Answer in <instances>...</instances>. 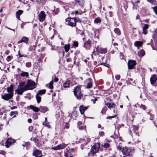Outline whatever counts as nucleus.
<instances>
[{
	"label": "nucleus",
	"instance_id": "57",
	"mask_svg": "<svg viewBox=\"0 0 157 157\" xmlns=\"http://www.w3.org/2000/svg\"><path fill=\"white\" fill-rule=\"evenodd\" d=\"M18 55L19 56V58L22 57H23L24 56V55L21 54L20 51H18Z\"/></svg>",
	"mask_w": 157,
	"mask_h": 157
},
{
	"label": "nucleus",
	"instance_id": "46",
	"mask_svg": "<svg viewBox=\"0 0 157 157\" xmlns=\"http://www.w3.org/2000/svg\"><path fill=\"white\" fill-rule=\"evenodd\" d=\"M107 109V108L106 107L103 108L101 111V113H102V114L105 113Z\"/></svg>",
	"mask_w": 157,
	"mask_h": 157
},
{
	"label": "nucleus",
	"instance_id": "5",
	"mask_svg": "<svg viewBox=\"0 0 157 157\" xmlns=\"http://www.w3.org/2000/svg\"><path fill=\"white\" fill-rule=\"evenodd\" d=\"M27 90H28V89H27V87L25 86L23 87L18 86L16 90L15 91L17 94L19 95H21L24 92Z\"/></svg>",
	"mask_w": 157,
	"mask_h": 157
},
{
	"label": "nucleus",
	"instance_id": "64",
	"mask_svg": "<svg viewBox=\"0 0 157 157\" xmlns=\"http://www.w3.org/2000/svg\"><path fill=\"white\" fill-rule=\"evenodd\" d=\"M10 56H8L7 57V58H6V59H7V60H8V61H9V60L10 59Z\"/></svg>",
	"mask_w": 157,
	"mask_h": 157
},
{
	"label": "nucleus",
	"instance_id": "48",
	"mask_svg": "<svg viewBox=\"0 0 157 157\" xmlns=\"http://www.w3.org/2000/svg\"><path fill=\"white\" fill-rule=\"evenodd\" d=\"M98 134L100 136H103L104 135L105 133L103 131H100L98 133Z\"/></svg>",
	"mask_w": 157,
	"mask_h": 157
},
{
	"label": "nucleus",
	"instance_id": "15",
	"mask_svg": "<svg viewBox=\"0 0 157 157\" xmlns=\"http://www.w3.org/2000/svg\"><path fill=\"white\" fill-rule=\"evenodd\" d=\"M149 27V25L147 24H145L143 28L142 33L144 35H146L147 34V29Z\"/></svg>",
	"mask_w": 157,
	"mask_h": 157
},
{
	"label": "nucleus",
	"instance_id": "29",
	"mask_svg": "<svg viewBox=\"0 0 157 157\" xmlns=\"http://www.w3.org/2000/svg\"><path fill=\"white\" fill-rule=\"evenodd\" d=\"M71 83V81L68 80L66 82H64L63 84V86L64 88L68 87L69 86L70 83Z\"/></svg>",
	"mask_w": 157,
	"mask_h": 157
},
{
	"label": "nucleus",
	"instance_id": "19",
	"mask_svg": "<svg viewBox=\"0 0 157 157\" xmlns=\"http://www.w3.org/2000/svg\"><path fill=\"white\" fill-rule=\"evenodd\" d=\"M157 80V77L155 75H152L150 78L151 83L154 84Z\"/></svg>",
	"mask_w": 157,
	"mask_h": 157
},
{
	"label": "nucleus",
	"instance_id": "25",
	"mask_svg": "<svg viewBox=\"0 0 157 157\" xmlns=\"http://www.w3.org/2000/svg\"><path fill=\"white\" fill-rule=\"evenodd\" d=\"M76 30L77 34H80V35H81L82 37L85 36L84 33L83 31H81L78 29L77 28H76Z\"/></svg>",
	"mask_w": 157,
	"mask_h": 157
},
{
	"label": "nucleus",
	"instance_id": "54",
	"mask_svg": "<svg viewBox=\"0 0 157 157\" xmlns=\"http://www.w3.org/2000/svg\"><path fill=\"white\" fill-rule=\"evenodd\" d=\"M133 128L134 131H136L138 130V127L136 126H133Z\"/></svg>",
	"mask_w": 157,
	"mask_h": 157
},
{
	"label": "nucleus",
	"instance_id": "30",
	"mask_svg": "<svg viewBox=\"0 0 157 157\" xmlns=\"http://www.w3.org/2000/svg\"><path fill=\"white\" fill-rule=\"evenodd\" d=\"M142 44V42L140 41H136L134 43V45L136 47H139L141 46Z\"/></svg>",
	"mask_w": 157,
	"mask_h": 157
},
{
	"label": "nucleus",
	"instance_id": "23",
	"mask_svg": "<svg viewBox=\"0 0 157 157\" xmlns=\"http://www.w3.org/2000/svg\"><path fill=\"white\" fill-rule=\"evenodd\" d=\"M43 125H44L49 128H51V126L49 124L48 122L47 121V118L45 117V121L43 123Z\"/></svg>",
	"mask_w": 157,
	"mask_h": 157
},
{
	"label": "nucleus",
	"instance_id": "18",
	"mask_svg": "<svg viewBox=\"0 0 157 157\" xmlns=\"http://www.w3.org/2000/svg\"><path fill=\"white\" fill-rule=\"evenodd\" d=\"M88 109L87 107L84 106L83 105H80L79 108V109L81 113L82 114H84V111Z\"/></svg>",
	"mask_w": 157,
	"mask_h": 157
},
{
	"label": "nucleus",
	"instance_id": "34",
	"mask_svg": "<svg viewBox=\"0 0 157 157\" xmlns=\"http://www.w3.org/2000/svg\"><path fill=\"white\" fill-rule=\"evenodd\" d=\"M71 115L70 116V117H72L73 118H76L77 116V113L75 111H74L73 112H72V114L71 113Z\"/></svg>",
	"mask_w": 157,
	"mask_h": 157
},
{
	"label": "nucleus",
	"instance_id": "9",
	"mask_svg": "<svg viewBox=\"0 0 157 157\" xmlns=\"http://www.w3.org/2000/svg\"><path fill=\"white\" fill-rule=\"evenodd\" d=\"M12 93H8L2 96V98L3 99L8 101L11 99L13 96Z\"/></svg>",
	"mask_w": 157,
	"mask_h": 157
},
{
	"label": "nucleus",
	"instance_id": "63",
	"mask_svg": "<svg viewBox=\"0 0 157 157\" xmlns=\"http://www.w3.org/2000/svg\"><path fill=\"white\" fill-rule=\"evenodd\" d=\"M17 108V106H13L11 108V110H13V109H16Z\"/></svg>",
	"mask_w": 157,
	"mask_h": 157
},
{
	"label": "nucleus",
	"instance_id": "56",
	"mask_svg": "<svg viewBox=\"0 0 157 157\" xmlns=\"http://www.w3.org/2000/svg\"><path fill=\"white\" fill-rule=\"evenodd\" d=\"M29 142H27L25 143L24 144H23L22 145L23 147H25L27 145H29Z\"/></svg>",
	"mask_w": 157,
	"mask_h": 157
},
{
	"label": "nucleus",
	"instance_id": "43",
	"mask_svg": "<svg viewBox=\"0 0 157 157\" xmlns=\"http://www.w3.org/2000/svg\"><path fill=\"white\" fill-rule=\"evenodd\" d=\"M94 22L96 23H100L101 21V20L98 18H96L94 20Z\"/></svg>",
	"mask_w": 157,
	"mask_h": 157
},
{
	"label": "nucleus",
	"instance_id": "11",
	"mask_svg": "<svg viewBox=\"0 0 157 157\" xmlns=\"http://www.w3.org/2000/svg\"><path fill=\"white\" fill-rule=\"evenodd\" d=\"M33 155L36 157H41L42 156L41 151L36 148L34 149Z\"/></svg>",
	"mask_w": 157,
	"mask_h": 157
},
{
	"label": "nucleus",
	"instance_id": "31",
	"mask_svg": "<svg viewBox=\"0 0 157 157\" xmlns=\"http://www.w3.org/2000/svg\"><path fill=\"white\" fill-rule=\"evenodd\" d=\"M46 92V90L45 89L42 90H39L37 92V95H42L44 94Z\"/></svg>",
	"mask_w": 157,
	"mask_h": 157
},
{
	"label": "nucleus",
	"instance_id": "40",
	"mask_svg": "<svg viewBox=\"0 0 157 157\" xmlns=\"http://www.w3.org/2000/svg\"><path fill=\"white\" fill-rule=\"evenodd\" d=\"M53 80H52L51 82H50L49 83V84H48L49 88L51 89H52L53 88Z\"/></svg>",
	"mask_w": 157,
	"mask_h": 157
},
{
	"label": "nucleus",
	"instance_id": "47",
	"mask_svg": "<svg viewBox=\"0 0 157 157\" xmlns=\"http://www.w3.org/2000/svg\"><path fill=\"white\" fill-rule=\"evenodd\" d=\"M73 45L74 46L77 47L78 46V42L76 41H74L73 42Z\"/></svg>",
	"mask_w": 157,
	"mask_h": 157
},
{
	"label": "nucleus",
	"instance_id": "10",
	"mask_svg": "<svg viewBox=\"0 0 157 157\" xmlns=\"http://www.w3.org/2000/svg\"><path fill=\"white\" fill-rule=\"evenodd\" d=\"M15 140L11 138L8 139L5 143L6 146V147H9L11 145L14 143Z\"/></svg>",
	"mask_w": 157,
	"mask_h": 157
},
{
	"label": "nucleus",
	"instance_id": "32",
	"mask_svg": "<svg viewBox=\"0 0 157 157\" xmlns=\"http://www.w3.org/2000/svg\"><path fill=\"white\" fill-rule=\"evenodd\" d=\"M70 47V45L69 44H65L64 46V49L66 52H67L69 50Z\"/></svg>",
	"mask_w": 157,
	"mask_h": 157
},
{
	"label": "nucleus",
	"instance_id": "12",
	"mask_svg": "<svg viewBox=\"0 0 157 157\" xmlns=\"http://www.w3.org/2000/svg\"><path fill=\"white\" fill-rule=\"evenodd\" d=\"M67 146V145L64 144H62L58 145L56 147H54L52 148V149L54 150H59L63 149Z\"/></svg>",
	"mask_w": 157,
	"mask_h": 157
},
{
	"label": "nucleus",
	"instance_id": "36",
	"mask_svg": "<svg viewBox=\"0 0 157 157\" xmlns=\"http://www.w3.org/2000/svg\"><path fill=\"white\" fill-rule=\"evenodd\" d=\"M21 75L22 77L26 76L28 77L29 76V73L26 72H23L21 74Z\"/></svg>",
	"mask_w": 157,
	"mask_h": 157
},
{
	"label": "nucleus",
	"instance_id": "33",
	"mask_svg": "<svg viewBox=\"0 0 157 157\" xmlns=\"http://www.w3.org/2000/svg\"><path fill=\"white\" fill-rule=\"evenodd\" d=\"M106 105H107L108 108L110 109H111V108H114L115 106V104L113 103L111 104V103H107Z\"/></svg>",
	"mask_w": 157,
	"mask_h": 157
},
{
	"label": "nucleus",
	"instance_id": "55",
	"mask_svg": "<svg viewBox=\"0 0 157 157\" xmlns=\"http://www.w3.org/2000/svg\"><path fill=\"white\" fill-rule=\"evenodd\" d=\"M148 2H150L151 4H153L155 2V0H147Z\"/></svg>",
	"mask_w": 157,
	"mask_h": 157
},
{
	"label": "nucleus",
	"instance_id": "38",
	"mask_svg": "<svg viewBox=\"0 0 157 157\" xmlns=\"http://www.w3.org/2000/svg\"><path fill=\"white\" fill-rule=\"evenodd\" d=\"M102 146L106 148H109L110 147V144L108 143H105L103 144H102Z\"/></svg>",
	"mask_w": 157,
	"mask_h": 157
},
{
	"label": "nucleus",
	"instance_id": "24",
	"mask_svg": "<svg viewBox=\"0 0 157 157\" xmlns=\"http://www.w3.org/2000/svg\"><path fill=\"white\" fill-rule=\"evenodd\" d=\"M23 13V11L19 10L16 12V17L19 20H20V16L21 14Z\"/></svg>",
	"mask_w": 157,
	"mask_h": 157
},
{
	"label": "nucleus",
	"instance_id": "17",
	"mask_svg": "<svg viewBox=\"0 0 157 157\" xmlns=\"http://www.w3.org/2000/svg\"><path fill=\"white\" fill-rule=\"evenodd\" d=\"M91 46V41L88 40L85 43L84 46L86 49H88L90 48Z\"/></svg>",
	"mask_w": 157,
	"mask_h": 157
},
{
	"label": "nucleus",
	"instance_id": "51",
	"mask_svg": "<svg viewBox=\"0 0 157 157\" xmlns=\"http://www.w3.org/2000/svg\"><path fill=\"white\" fill-rule=\"evenodd\" d=\"M101 64L108 67H109V65L108 64L106 63H101Z\"/></svg>",
	"mask_w": 157,
	"mask_h": 157
},
{
	"label": "nucleus",
	"instance_id": "2",
	"mask_svg": "<svg viewBox=\"0 0 157 157\" xmlns=\"http://www.w3.org/2000/svg\"><path fill=\"white\" fill-rule=\"evenodd\" d=\"M74 94L78 99H80L82 94L80 89V87L77 86L75 88L74 91Z\"/></svg>",
	"mask_w": 157,
	"mask_h": 157
},
{
	"label": "nucleus",
	"instance_id": "58",
	"mask_svg": "<svg viewBox=\"0 0 157 157\" xmlns=\"http://www.w3.org/2000/svg\"><path fill=\"white\" fill-rule=\"evenodd\" d=\"M117 149L119 151H122L123 150V149L120 146H117Z\"/></svg>",
	"mask_w": 157,
	"mask_h": 157
},
{
	"label": "nucleus",
	"instance_id": "26",
	"mask_svg": "<svg viewBox=\"0 0 157 157\" xmlns=\"http://www.w3.org/2000/svg\"><path fill=\"white\" fill-rule=\"evenodd\" d=\"M30 108L35 112H38L40 111V109L38 107L31 105L30 106Z\"/></svg>",
	"mask_w": 157,
	"mask_h": 157
},
{
	"label": "nucleus",
	"instance_id": "1",
	"mask_svg": "<svg viewBox=\"0 0 157 157\" xmlns=\"http://www.w3.org/2000/svg\"><path fill=\"white\" fill-rule=\"evenodd\" d=\"M123 153L127 156H132L134 152V149L132 148L125 147L122 151Z\"/></svg>",
	"mask_w": 157,
	"mask_h": 157
},
{
	"label": "nucleus",
	"instance_id": "45",
	"mask_svg": "<svg viewBox=\"0 0 157 157\" xmlns=\"http://www.w3.org/2000/svg\"><path fill=\"white\" fill-rule=\"evenodd\" d=\"M32 65L31 63L30 62H27L26 63V66L28 67H30Z\"/></svg>",
	"mask_w": 157,
	"mask_h": 157
},
{
	"label": "nucleus",
	"instance_id": "3",
	"mask_svg": "<svg viewBox=\"0 0 157 157\" xmlns=\"http://www.w3.org/2000/svg\"><path fill=\"white\" fill-rule=\"evenodd\" d=\"M36 83L31 80H29L26 83L25 86L28 90H33L36 87Z\"/></svg>",
	"mask_w": 157,
	"mask_h": 157
},
{
	"label": "nucleus",
	"instance_id": "20",
	"mask_svg": "<svg viewBox=\"0 0 157 157\" xmlns=\"http://www.w3.org/2000/svg\"><path fill=\"white\" fill-rule=\"evenodd\" d=\"M7 90L9 93H12V94L13 95V85H11L10 87H8L7 88Z\"/></svg>",
	"mask_w": 157,
	"mask_h": 157
},
{
	"label": "nucleus",
	"instance_id": "21",
	"mask_svg": "<svg viewBox=\"0 0 157 157\" xmlns=\"http://www.w3.org/2000/svg\"><path fill=\"white\" fill-rule=\"evenodd\" d=\"M40 111L43 113H45L48 110V109L46 107L41 106L40 108Z\"/></svg>",
	"mask_w": 157,
	"mask_h": 157
},
{
	"label": "nucleus",
	"instance_id": "7",
	"mask_svg": "<svg viewBox=\"0 0 157 157\" xmlns=\"http://www.w3.org/2000/svg\"><path fill=\"white\" fill-rule=\"evenodd\" d=\"M136 64L135 60H129L128 63V68L129 69H132Z\"/></svg>",
	"mask_w": 157,
	"mask_h": 157
},
{
	"label": "nucleus",
	"instance_id": "27",
	"mask_svg": "<svg viewBox=\"0 0 157 157\" xmlns=\"http://www.w3.org/2000/svg\"><path fill=\"white\" fill-rule=\"evenodd\" d=\"M18 114V113L17 111H12L10 112V116H13V118L16 117V115Z\"/></svg>",
	"mask_w": 157,
	"mask_h": 157
},
{
	"label": "nucleus",
	"instance_id": "52",
	"mask_svg": "<svg viewBox=\"0 0 157 157\" xmlns=\"http://www.w3.org/2000/svg\"><path fill=\"white\" fill-rule=\"evenodd\" d=\"M120 77L121 76L120 75H116L115 76V78L117 80H119L120 79Z\"/></svg>",
	"mask_w": 157,
	"mask_h": 157
},
{
	"label": "nucleus",
	"instance_id": "22",
	"mask_svg": "<svg viewBox=\"0 0 157 157\" xmlns=\"http://www.w3.org/2000/svg\"><path fill=\"white\" fill-rule=\"evenodd\" d=\"M78 129L80 130L83 129L85 128L83 124L82 125V123L80 121L78 122Z\"/></svg>",
	"mask_w": 157,
	"mask_h": 157
},
{
	"label": "nucleus",
	"instance_id": "16",
	"mask_svg": "<svg viewBox=\"0 0 157 157\" xmlns=\"http://www.w3.org/2000/svg\"><path fill=\"white\" fill-rule=\"evenodd\" d=\"M29 40L28 38L24 37H22L20 40L18 41L17 43L19 44L21 42H24L26 44H27Z\"/></svg>",
	"mask_w": 157,
	"mask_h": 157
},
{
	"label": "nucleus",
	"instance_id": "44",
	"mask_svg": "<svg viewBox=\"0 0 157 157\" xmlns=\"http://www.w3.org/2000/svg\"><path fill=\"white\" fill-rule=\"evenodd\" d=\"M92 85V83L91 82H89L87 85V88H90L91 87Z\"/></svg>",
	"mask_w": 157,
	"mask_h": 157
},
{
	"label": "nucleus",
	"instance_id": "39",
	"mask_svg": "<svg viewBox=\"0 0 157 157\" xmlns=\"http://www.w3.org/2000/svg\"><path fill=\"white\" fill-rule=\"evenodd\" d=\"M25 85H26V84H25V82H19V84L18 85V86L23 87H24L25 86Z\"/></svg>",
	"mask_w": 157,
	"mask_h": 157
},
{
	"label": "nucleus",
	"instance_id": "4",
	"mask_svg": "<svg viewBox=\"0 0 157 157\" xmlns=\"http://www.w3.org/2000/svg\"><path fill=\"white\" fill-rule=\"evenodd\" d=\"M100 147V144L99 143H95L92 146L90 150V152L92 154L94 155L98 152Z\"/></svg>",
	"mask_w": 157,
	"mask_h": 157
},
{
	"label": "nucleus",
	"instance_id": "37",
	"mask_svg": "<svg viewBox=\"0 0 157 157\" xmlns=\"http://www.w3.org/2000/svg\"><path fill=\"white\" fill-rule=\"evenodd\" d=\"M36 97L37 102L38 103H40L41 101V98L39 96V95H37V94H36Z\"/></svg>",
	"mask_w": 157,
	"mask_h": 157
},
{
	"label": "nucleus",
	"instance_id": "41",
	"mask_svg": "<svg viewBox=\"0 0 157 157\" xmlns=\"http://www.w3.org/2000/svg\"><path fill=\"white\" fill-rule=\"evenodd\" d=\"M77 2L80 6L81 7H82L83 5V0H76Z\"/></svg>",
	"mask_w": 157,
	"mask_h": 157
},
{
	"label": "nucleus",
	"instance_id": "53",
	"mask_svg": "<svg viewBox=\"0 0 157 157\" xmlns=\"http://www.w3.org/2000/svg\"><path fill=\"white\" fill-rule=\"evenodd\" d=\"M46 0H36V2L38 3H43Z\"/></svg>",
	"mask_w": 157,
	"mask_h": 157
},
{
	"label": "nucleus",
	"instance_id": "28",
	"mask_svg": "<svg viewBox=\"0 0 157 157\" xmlns=\"http://www.w3.org/2000/svg\"><path fill=\"white\" fill-rule=\"evenodd\" d=\"M145 54V52L143 50L139 51L138 52V56L140 57H142L144 56V55Z\"/></svg>",
	"mask_w": 157,
	"mask_h": 157
},
{
	"label": "nucleus",
	"instance_id": "13",
	"mask_svg": "<svg viewBox=\"0 0 157 157\" xmlns=\"http://www.w3.org/2000/svg\"><path fill=\"white\" fill-rule=\"evenodd\" d=\"M76 19L75 18L70 19L67 23V25L73 27L76 25Z\"/></svg>",
	"mask_w": 157,
	"mask_h": 157
},
{
	"label": "nucleus",
	"instance_id": "49",
	"mask_svg": "<svg viewBox=\"0 0 157 157\" xmlns=\"http://www.w3.org/2000/svg\"><path fill=\"white\" fill-rule=\"evenodd\" d=\"M152 8L154 12L156 15H157V6L154 7Z\"/></svg>",
	"mask_w": 157,
	"mask_h": 157
},
{
	"label": "nucleus",
	"instance_id": "50",
	"mask_svg": "<svg viewBox=\"0 0 157 157\" xmlns=\"http://www.w3.org/2000/svg\"><path fill=\"white\" fill-rule=\"evenodd\" d=\"M140 109H142L144 110H145L146 109V107L145 106L142 104L140 105Z\"/></svg>",
	"mask_w": 157,
	"mask_h": 157
},
{
	"label": "nucleus",
	"instance_id": "6",
	"mask_svg": "<svg viewBox=\"0 0 157 157\" xmlns=\"http://www.w3.org/2000/svg\"><path fill=\"white\" fill-rule=\"evenodd\" d=\"M96 51L98 53L100 54H105L107 52L106 48H102L100 46H98L96 48Z\"/></svg>",
	"mask_w": 157,
	"mask_h": 157
},
{
	"label": "nucleus",
	"instance_id": "14",
	"mask_svg": "<svg viewBox=\"0 0 157 157\" xmlns=\"http://www.w3.org/2000/svg\"><path fill=\"white\" fill-rule=\"evenodd\" d=\"M90 139L88 136H86L84 139H81L80 142L82 143V145H86L90 142Z\"/></svg>",
	"mask_w": 157,
	"mask_h": 157
},
{
	"label": "nucleus",
	"instance_id": "62",
	"mask_svg": "<svg viewBox=\"0 0 157 157\" xmlns=\"http://www.w3.org/2000/svg\"><path fill=\"white\" fill-rule=\"evenodd\" d=\"M32 128H33V127L32 126H30L29 127V130L30 132L32 131Z\"/></svg>",
	"mask_w": 157,
	"mask_h": 157
},
{
	"label": "nucleus",
	"instance_id": "59",
	"mask_svg": "<svg viewBox=\"0 0 157 157\" xmlns=\"http://www.w3.org/2000/svg\"><path fill=\"white\" fill-rule=\"evenodd\" d=\"M59 11V9L57 8L56 10L54 11V12H55V14H57L58 12Z\"/></svg>",
	"mask_w": 157,
	"mask_h": 157
},
{
	"label": "nucleus",
	"instance_id": "61",
	"mask_svg": "<svg viewBox=\"0 0 157 157\" xmlns=\"http://www.w3.org/2000/svg\"><path fill=\"white\" fill-rule=\"evenodd\" d=\"M28 122L29 123H31L32 122V120L31 118H29L28 120Z\"/></svg>",
	"mask_w": 157,
	"mask_h": 157
},
{
	"label": "nucleus",
	"instance_id": "35",
	"mask_svg": "<svg viewBox=\"0 0 157 157\" xmlns=\"http://www.w3.org/2000/svg\"><path fill=\"white\" fill-rule=\"evenodd\" d=\"M114 32L115 33L118 35L121 34V32L119 29L118 28H115L114 29Z\"/></svg>",
	"mask_w": 157,
	"mask_h": 157
},
{
	"label": "nucleus",
	"instance_id": "60",
	"mask_svg": "<svg viewBox=\"0 0 157 157\" xmlns=\"http://www.w3.org/2000/svg\"><path fill=\"white\" fill-rule=\"evenodd\" d=\"M54 81L56 82H57L59 81V79L56 77H55L54 79Z\"/></svg>",
	"mask_w": 157,
	"mask_h": 157
},
{
	"label": "nucleus",
	"instance_id": "8",
	"mask_svg": "<svg viewBox=\"0 0 157 157\" xmlns=\"http://www.w3.org/2000/svg\"><path fill=\"white\" fill-rule=\"evenodd\" d=\"M46 15L44 11H41L38 15L39 19L40 21L43 22L45 20Z\"/></svg>",
	"mask_w": 157,
	"mask_h": 157
},
{
	"label": "nucleus",
	"instance_id": "42",
	"mask_svg": "<svg viewBox=\"0 0 157 157\" xmlns=\"http://www.w3.org/2000/svg\"><path fill=\"white\" fill-rule=\"evenodd\" d=\"M113 112H114V114L113 116H111L107 117L106 118L107 119H111L112 118H114V117H115L117 116V115L116 113H115L114 110L113 111Z\"/></svg>",
	"mask_w": 157,
	"mask_h": 157
}]
</instances>
